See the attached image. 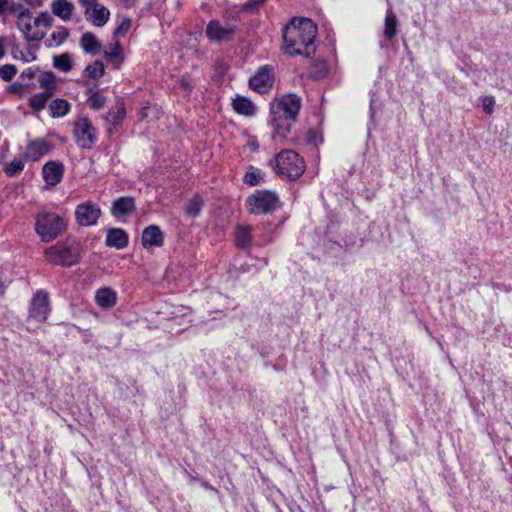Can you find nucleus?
I'll list each match as a JSON object with an SVG mask.
<instances>
[{
	"instance_id": "nucleus-40",
	"label": "nucleus",
	"mask_w": 512,
	"mask_h": 512,
	"mask_svg": "<svg viewBox=\"0 0 512 512\" xmlns=\"http://www.w3.org/2000/svg\"><path fill=\"white\" fill-rule=\"evenodd\" d=\"M483 109L487 114H492L495 106V98L493 96H484L481 98Z\"/></svg>"
},
{
	"instance_id": "nucleus-30",
	"label": "nucleus",
	"mask_w": 512,
	"mask_h": 512,
	"mask_svg": "<svg viewBox=\"0 0 512 512\" xmlns=\"http://www.w3.org/2000/svg\"><path fill=\"white\" fill-rule=\"evenodd\" d=\"M264 174L261 172L260 169L249 166L248 170L246 171L244 175V183H246L249 186H256L263 180Z\"/></svg>"
},
{
	"instance_id": "nucleus-16",
	"label": "nucleus",
	"mask_w": 512,
	"mask_h": 512,
	"mask_svg": "<svg viewBox=\"0 0 512 512\" xmlns=\"http://www.w3.org/2000/svg\"><path fill=\"white\" fill-rule=\"evenodd\" d=\"M141 242L145 249L162 247L164 244V234L159 226L149 225L142 231Z\"/></svg>"
},
{
	"instance_id": "nucleus-32",
	"label": "nucleus",
	"mask_w": 512,
	"mask_h": 512,
	"mask_svg": "<svg viewBox=\"0 0 512 512\" xmlns=\"http://www.w3.org/2000/svg\"><path fill=\"white\" fill-rule=\"evenodd\" d=\"M84 73L91 79H99L105 73L104 65L101 61H95L85 68Z\"/></svg>"
},
{
	"instance_id": "nucleus-23",
	"label": "nucleus",
	"mask_w": 512,
	"mask_h": 512,
	"mask_svg": "<svg viewBox=\"0 0 512 512\" xmlns=\"http://www.w3.org/2000/svg\"><path fill=\"white\" fill-rule=\"evenodd\" d=\"M252 229L248 225H237L235 228V243L238 248L247 249L252 241Z\"/></svg>"
},
{
	"instance_id": "nucleus-6",
	"label": "nucleus",
	"mask_w": 512,
	"mask_h": 512,
	"mask_svg": "<svg viewBox=\"0 0 512 512\" xmlns=\"http://www.w3.org/2000/svg\"><path fill=\"white\" fill-rule=\"evenodd\" d=\"M248 210L252 214H267L273 212L279 205L275 192L257 190L247 198Z\"/></svg>"
},
{
	"instance_id": "nucleus-26",
	"label": "nucleus",
	"mask_w": 512,
	"mask_h": 512,
	"mask_svg": "<svg viewBox=\"0 0 512 512\" xmlns=\"http://www.w3.org/2000/svg\"><path fill=\"white\" fill-rule=\"evenodd\" d=\"M50 115L53 118H60L67 115L70 111V103L65 99H55L50 105Z\"/></svg>"
},
{
	"instance_id": "nucleus-1",
	"label": "nucleus",
	"mask_w": 512,
	"mask_h": 512,
	"mask_svg": "<svg viewBox=\"0 0 512 512\" xmlns=\"http://www.w3.org/2000/svg\"><path fill=\"white\" fill-rule=\"evenodd\" d=\"M316 24L308 18H293L283 29V51L289 56L315 53Z\"/></svg>"
},
{
	"instance_id": "nucleus-34",
	"label": "nucleus",
	"mask_w": 512,
	"mask_h": 512,
	"mask_svg": "<svg viewBox=\"0 0 512 512\" xmlns=\"http://www.w3.org/2000/svg\"><path fill=\"white\" fill-rule=\"evenodd\" d=\"M202 205H203V202H202L201 198L198 196H195L188 201V203L185 207V211L191 217H196L199 215V213L202 209Z\"/></svg>"
},
{
	"instance_id": "nucleus-47",
	"label": "nucleus",
	"mask_w": 512,
	"mask_h": 512,
	"mask_svg": "<svg viewBox=\"0 0 512 512\" xmlns=\"http://www.w3.org/2000/svg\"><path fill=\"white\" fill-rule=\"evenodd\" d=\"M7 3H8V0H0V14H2L4 12Z\"/></svg>"
},
{
	"instance_id": "nucleus-10",
	"label": "nucleus",
	"mask_w": 512,
	"mask_h": 512,
	"mask_svg": "<svg viewBox=\"0 0 512 512\" xmlns=\"http://www.w3.org/2000/svg\"><path fill=\"white\" fill-rule=\"evenodd\" d=\"M274 72L271 66H263L249 79V86L260 94L267 93L273 86Z\"/></svg>"
},
{
	"instance_id": "nucleus-24",
	"label": "nucleus",
	"mask_w": 512,
	"mask_h": 512,
	"mask_svg": "<svg viewBox=\"0 0 512 512\" xmlns=\"http://www.w3.org/2000/svg\"><path fill=\"white\" fill-rule=\"evenodd\" d=\"M80 46L85 51V53L90 55H96L101 50V43L95 37L94 34L87 32L84 33L80 38Z\"/></svg>"
},
{
	"instance_id": "nucleus-36",
	"label": "nucleus",
	"mask_w": 512,
	"mask_h": 512,
	"mask_svg": "<svg viewBox=\"0 0 512 512\" xmlns=\"http://www.w3.org/2000/svg\"><path fill=\"white\" fill-rule=\"evenodd\" d=\"M24 169V162L20 159L12 160L4 169L6 175L14 176Z\"/></svg>"
},
{
	"instance_id": "nucleus-27",
	"label": "nucleus",
	"mask_w": 512,
	"mask_h": 512,
	"mask_svg": "<svg viewBox=\"0 0 512 512\" xmlns=\"http://www.w3.org/2000/svg\"><path fill=\"white\" fill-rule=\"evenodd\" d=\"M52 95L53 93L51 90L36 93L30 97L28 101L29 106L36 111H41L45 108L48 100L52 97Z\"/></svg>"
},
{
	"instance_id": "nucleus-42",
	"label": "nucleus",
	"mask_w": 512,
	"mask_h": 512,
	"mask_svg": "<svg viewBox=\"0 0 512 512\" xmlns=\"http://www.w3.org/2000/svg\"><path fill=\"white\" fill-rule=\"evenodd\" d=\"M9 11L11 14H13L16 19H18V16L20 14H27L30 12V10L28 8H25L22 4L20 3H13L10 8H9Z\"/></svg>"
},
{
	"instance_id": "nucleus-49",
	"label": "nucleus",
	"mask_w": 512,
	"mask_h": 512,
	"mask_svg": "<svg viewBox=\"0 0 512 512\" xmlns=\"http://www.w3.org/2000/svg\"><path fill=\"white\" fill-rule=\"evenodd\" d=\"M4 290H5V285L2 281H0V295H2L4 293Z\"/></svg>"
},
{
	"instance_id": "nucleus-17",
	"label": "nucleus",
	"mask_w": 512,
	"mask_h": 512,
	"mask_svg": "<svg viewBox=\"0 0 512 512\" xmlns=\"http://www.w3.org/2000/svg\"><path fill=\"white\" fill-rule=\"evenodd\" d=\"M129 242L128 234L121 228H109L106 231L105 245L116 249H124Z\"/></svg>"
},
{
	"instance_id": "nucleus-38",
	"label": "nucleus",
	"mask_w": 512,
	"mask_h": 512,
	"mask_svg": "<svg viewBox=\"0 0 512 512\" xmlns=\"http://www.w3.org/2000/svg\"><path fill=\"white\" fill-rule=\"evenodd\" d=\"M132 21L130 18H124L121 23L116 27L113 33V38L117 39L120 36L125 35L131 28Z\"/></svg>"
},
{
	"instance_id": "nucleus-41",
	"label": "nucleus",
	"mask_w": 512,
	"mask_h": 512,
	"mask_svg": "<svg viewBox=\"0 0 512 512\" xmlns=\"http://www.w3.org/2000/svg\"><path fill=\"white\" fill-rule=\"evenodd\" d=\"M179 85L189 93L193 90L195 83L189 75H183L179 80Z\"/></svg>"
},
{
	"instance_id": "nucleus-29",
	"label": "nucleus",
	"mask_w": 512,
	"mask_h": 512,
	"mask_svg": "<svg viewBox=\"0 0 512 512\" xmlns=\"http://www.w3.org/2000/svg\"><path fill=\"white\" fill-rule=\"evenodd\" d=\"M70 33L69 30L66 27L60 26L58 27L52 34L50 35V44L49 46L52 47H59L62 45L67 38L69 37Z\"/></svg>"
},
{
	"instance_id": "nucleus-39",
	"label": "nucleus",
	"mask_w": 512,
	"mask_h": 512,
	"mask_svg": "<svg viewBox=\"0 0 512 512\" xmlns=\"http://www.w3.org/2000/svg\"><path fill=\"white\" fill-rule=\"evenodd\" d=\"M313 68L315 69V71H313L312 73L315 78H323L329 72L328 66L325 61H316L313 64Z\"/></svg>"
},
{
	"instance_id": "nucleus-22",
	"label": "nucleus",
	"mask_w": 512,
	"mask_h": 512,
	"mask_svg": "<svg viewBox=\"0 0 512 512\" xmlns=\"http://www.w3.org/2000/svg\"><path fill=\"white\" fill-rule=\"evenodd\" d=\"M234 111L240 115L249 117L255 114V106L250 99L244 96H236L232 100Z\"/></svg>"
},
{
	"instance_id": "nucleus-3",
	"label": "nucleus",
	"mask_w": 512,
	"mask_h": 512,
	"mask_svg": "<svg viewBox=\"0 0 512 512\" xmlns=\"http://www.w3.org/2000/svg\"><path fill=\"white\" fill-rule=\"evenodd\" d=\"M81 245L74 238H67L45 250L46 259L55 265L70 267L79 262Z\"/></svg>"
},
{
	"instance_id": "nucleus-33",
	"label": "nucleus",
	"mask_w": 512,
	"mask_h": 512,
	"mask_svg": "<svg viewBox=\"0 0 512 512\" xmlns=\"http://www.w3.org/2000/svg\"><path fill=\"white\" fill-rule=\"evenodd\" d=\"M105 55L110 58L114 63L116 68H119L122 64V47L119 41L116 39L113 47L110 51H105Z\"/></svg>"
},
{
	"instance_id": "nucleus-31",
	"label": "nucleus",
	"mask_w": 512,
	"mask_h": 512,
	"mask_svg": "<svg viewBox=\"0 0 512 512\" xmlns=\"http://www.w3.org/2000/svg\"><path fill=\"white\" fill-rule=\"evenodd\" d=\"M53 66L61 72H69L72 69L71 57L68 53H63L53 58Z\"/></svg>"
},
{
	"instance_id": "nucleus-20",
	"label": "nucleus",
	"mask_w": 512,
	"mask_h": 512,
	"mask_svg": "<svg viewBox=\"0 0 512 512\" xmlns=\"http://www.w3.org/2000/svg\"><path fill=\"white\" fill-rule=\"evenodd\" d=\"M85 16L94 26L102 27L108 22L110 11L104 5L98 4L94 5Z\"/></svg>"
},
{
	"instance_id": "nucleus-13",
	"label": "nucleus",
	"mask_w": 512,
	"mask_h": 512,
	"mask_svg": "<svg viewBox=\"0 0 512 512\" xmlns=\"http://www.w3.org/2000/svg\"><path fill=\"white\" fill-rule=\"evenodd\" d=\"M205 33L210 41H229L235 34V27L231 24L223 25L219 20H211L207 24Z\"/></svg>"
},
{
	"instance_id": "nucleus-44",
	"label": "nucleus",
	"mask_w": 512,
	"mask_h": 512,
	"mask_svg": "<svg viewBox=\"0 0 512 512\" xmlns=\"http://www.w3.org/2000/svg\"><path fill=\"white\" fill-rule=\"evenodd\" d=\"M82 7L85 8L84 14H88L94 5H98L97 0H79Z\"/></svg>"
},
{
	"instance_id": "nucleus-11",
	"label": "nucleus",
	"mask_w": 512,
	"mask_h": 512,
	"mask_svg": "<svg viewBox=\"0 0 512 512\" xmlns=\"http://www.w3.org/2000/svg\"><path fill=\"white\" fill-rule=\"evenodd\" d=\"M17 28L27 41H39L44 38L46 32L36 27L32 12L20 14L16 19Z\"/></svg>"
},
{
	"instance_id": "nucleus-35",
	"label": "nucleus",
	"mask_w": 512,
	"mask_h": 512,
	"mask_svg": "<svg viewBox=\"0 0 512 512\" xmlns=\"http://www.w3.org/2000/svg\"><path fill=\"white\" fill-rule=\"evenodd\" d=\"M53 21V17L47 11L39 13V15L34 18V23L36 24L37 28L43 26L46 29H49L52 27Z\"/></svg>"
},
{
	"instance_id": "nucleus-18",
	"label": "nucleus",
	"mask_w": 512,
	"mask_h": 512,
	"mask_svg": "<svg viewBox=\"0 0 512 512\" xmlns=\"http://www.w3.org/2000/svg\"><path fill=\"white\" fill-rule=\"evenodd\" d=\"M117 293L109 287H101L95 292V302L102 309H110L117 303Z\"/></svg>"
},
{
	"instance_id": "nucleus-25",
	"label": "nucleus",
	"mask_w": 512,
	"mask_h": 512,
	"mask_svg": "<svg viewBox=\"0 0 512 512\" xmlns=\"http://www.w3.org/2000/svg\"><path fill=\"white\" fill-rule=\"evenodd\" d=\"M398 19L392 9H388L384 19L383 36L387 40H392L397 34Z\"/></svg>"
},
{
	"instance_id": "nucleus-5",
	"label": "nucleus",
	"mask_w": 512,
	"mask_h": 512,
	"mask_svg": "<svg viewBox=\"0 0 512 512\" xmlns=\"http://www.w3.org/2000/svg\"><path fill=\"white\" fill-rule=\"evenodd\" d=\"M67 228L62 216L52 212L37 214L35 231L43 242H51L61 235Z\"/></svg>"
},
{
	"instance_id": "nucleus-19",
	"label": "nucleus",
	"mask_w": 512,
	"mask_h": 512,
	"mask_svg": "<svg viewBox=\"0 0 512 512\" xmlns=\"http://www.w3.org/2000/svg\"><path fill=\"white\" fill-rule=\"evenodd\" d=\"M136 209L135 200L132 197H120L116 199L111 207V213L114 217H124L133 213Z\"/></svg>"
},
{
	"instance_id": "nucleus-37",
	"label": "nucleus",
	"mask_w": 512,
	"mask_h": 512,
	"mask_svg": "<svg viewBox=\"0 0 512 512\" xmlns=\"http://www.w3.org/2000/svg\"><path fill=\"white\" fill-rule=\"evenodd\" d=\"M17 73V68L13 64H6L0 68V77L4 81H11Z\"/></svg>"
},
{
	"instance_id": "nucleus-15",
	"label": "nucleus",
	"mask_w": 512,
	"mask_h": 512,
	"mask_svg": "<svg viewBox=\"0 0 512 512\" xmlns=\"http://www.w3.org/2000/svg\"><path fill=\"white\" fill-rule=\"evenodd\" d=\"M42 175L47 185L55 186L62 181L64 165L58 161H48L42 168Z\"/></svg>"
},
{
	"instance_id": "nucleus-8",
	"label": "nucleus",
	"mask_w": 512,
	"mask_h": 512,
	"mask_svg": "<svg viewBox=\"0 0 512 512\" xmlns=\"http://www.w3.org/2000/svg\"><path fill=\"white\" fill-rule=\"evenodd\" d=\"M50 313L48 293L39 290L33 296L29 307V318L36 321H45Z\"/></svg>"
},
{
	"instance_id": "nucleus-14",
	"label": "nucleus",
	"mask_w": 512,
	"mask_h": 512,
	"mask_svg": "<svg viewBox=\"0 0 512 512\" xmlns=\"http://www.w3.org/2000/svg\"><path fill=\"white\" fill-rule=\"evenodd\" d=\"M100 215L101 210L98 205L90 201L79 204L75 211L76 220L82 226H91L96 224Z\"/></svg>"
},
{
	"instance_id": "nucleus-28",
	"label": "nucleus",
	"mask_w": 512,
	"mask_h": 512,
	"mask_svg": "<svg viewBox=\"0 0 512 512\" xmlns=\"http://www.w3.org/2000/svg\"><path fill=\"white\" fill-rule=\"evenodd\" d=\"M86 95L88 97V104L90 108L99 110L104 107L106 103V97L96 88H88L86 90Z\"/></svg>"
},
{
	"instance_id": "nucleus-4",
	"label": "nucleus",
	"mask_w": 512,
	"mask_h": 512,
	"mask_svg": "<svg viewBox=\"0 0 512 512\" xmlns=\"http://www.w3.org/2000/svg\"><path fill=\"white\" fill-rule=\"evenodd\" d=\"M305 169L304 159L293 150H282L275 157L274 171L287 180L298 179Z\"/></svg>"
},
{
	"instance_id": "nucleus-12",
	"label": "nucleus",
	"mask_w": 512,
	"mask_h": 512,
	"mask_svg": "<svg viewBox=\"0 0 512 512\" xmlns=\"http://www.w3.org/2000/svg\"><path fill=\"white\" fill-rule=\"evenodd\" d=\"M126 117V108L122 99H117L115 104L108 111L107 115L104 116L106 133L113 135L118 128L122 125Z\"/></svg>"
},
{
	"instance_id": "nucleus-2",
	"label": "nucleus",
	"mask_w": 512,
	"mask_h": 512,
	"mask_svg": "<svg viewBox=\"0 0 512 512\" xmlns=\"http://www.w3.org/2000/svg\"><path fill=\"white\" fill-rule=\"evenodd\" d=\"M301 98L293 93L280 97L271 106V125L274 129V136L280 140H287L291 132L292 123L298 117L301 109Z\"/></svg>"
},
{
	"instance_id": "nucleus-43",
	"label": "nucleus",
	"mask_w": 512,
	"mask_h": 512,
	"mask_svg": "<svg viewBox=\"0 0 512 512\" xmlns=\"http://www.w3.org/2000/svg\"><path fill=\"white\" fill-rule=\"evenodd\" d=\"M155 110L157 111V108L155 106H152L150 103H146L140 111V115L142 119H147L149 117L150 111Z\"/></svg>"
},
{
	"instance_id": "nucleus-45",
	"label": "nucleus",
	"mask_w": 512,
	"mask_h": 512,
	"mask_svg": "<svg viewBox=\"0 0 512 512\" xmlns=\"http://www.w3.org/2000/svg\"><path fill=\"white\" fill-rule=\"evenodd\" d=\"M41 86L46 88V90H51L50 88L54 87V81H53V79H50V80L44 79L41 81Z\"/></svg>"
},
{
	"instance_id": "nucleus-21",
	"label": "nucleus",
	"mask_w": 512,
	"mask_h": 512,
	"mask_svg": "<svg viewBox=\"0 0 512 512\" xmlns=\"http://www.w3.org/2000/svg\"><path fill=\"white\" fill-rule=\"evenodd\" d=\"M74 9V4L67 0H54L51 3L52 13L65 22L71 20Z\"/></svg>"
},
{
	"instance_id": "nucleus-9",
	"label": "nucleus",
	"mask_w": 512,
	"mask_h": 512,
	"mask_svg": "<svg viewBox=\"0 0 512 512\" xmlns=\"http://www.w3.org/2000/svg\"><path fill=\"white\" fill-rule=\"evenodd\" d=\"M53 144L45 138H35L26 144L23 157L26 161H38L51 153Z\"/></svg>"
},
{
	"instance_id": "nucleus-46",
	"label": "nucleus",
	"mask_w": 512,
	"mask_h": 512,
	"mask_svg": "<svg viewBox=\"0 0 512 512\" xmlns=\"http://www.w3.org/2000/svg\"><path fill=\"white\" fill-rule=\"evenodd\" d=\"M6 54L5 46H4V40L0 38V59H2Z\"/></svg>"
},
{
	"instance_id": "nucleus-7",
	"label": "nucleus",
	"mask_w": 512,
	"mask_h": 512,
	"mask_svg": "<svg viewBox=\"0 0 512 512\" xmlns=\"http://www.w3.org/2000/svg\"><path fill=\"white\" fill-rule=\"evenodd\" d=\"M73 136L76 144L87 150L98 140L96 128L88 117H81L74 122Z\"/></svg>"
},
{
	"instance_id": "nucleus-48",
	"label": "nucleus",
	"mask_w": 512,
	"mask_h": 512,
	"mask_svg": "<svg viewBox=\"0 0 512 512\" xmlns=\"http://www.w3.org/2000/svg\"><path fill=\"white\" fill-rule=\"evenodd\" d=\"M266 0H254V3L253 5L259 7V6H262L264 4Z\"/></svg>"
}]
</instances>
